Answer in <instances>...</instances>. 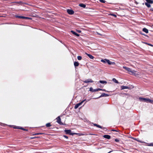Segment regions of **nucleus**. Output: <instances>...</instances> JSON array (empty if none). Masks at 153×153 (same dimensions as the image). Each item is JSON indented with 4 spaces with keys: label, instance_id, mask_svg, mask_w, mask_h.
<instances>
[{
    "label": "nucleus",
    "instance_id": "obj_36",
    "mask_svg": "<svg viewBox=\"0 0 153 153\" xmlns=\"http://www.w3.org/2000/svg\"><path fill=\"white\" fill-rule=\"evenodd\" d=\"M75 126L74 128H71V129H76V128H77V125H76L75 126Z\"/></svg>",
    "mask_w": 153,
    "mask_h": 153
},
{
    "label": "nucleus",
    "instance_id": "obj_16",
    "mask_svg": "<svg viewBox=\"0 0 153 153\" xmlns=\"http://www.w3.org/2000/svg\"><path fill=\"white\" fill-rule=\"evenodd\" d=\"M85 54L87 55L91 59H93L94 58V57L93 56L91 55V54L87 53H85Z\"/></svg>",
    "mask_w": 153,
    "mask_h": 153
},
{
    "label": "nucleus",
    "instance_id": "obj_38",
    "mask_svg": "<svg viewBox=\"0 0 153 153\" xmlns=\"http://www.w3.org/2000/svg\"><path fill=\"white\" fill-rule=\"evenodd\" d=\"M97 33L98 34V35H101V36H103V35H102V34H100V33H99L98 32H97Z\"/></svg>",
    "mask_w": 153,
    "mask_h": 153
},
{
    "label": "nucleus",
    "instance_id": "obj_1",
    "mask_svg": "<svg viewBox=\"0 0 153 153\" xmlns=\"http://www.w3.org/2000/svg\"><path fill=\"white\" fill-rule=\"evenodd\" d=\"M123 68L126 71H127L128 73L131 74H132L137 76L138 74L136 73V72L134 70H132L130 68L128 67L123 66Z\"/></svg>",
    "mask_w": 153,
    "mask_h": 153
},
{
    "label": "nucleus",
    "instance_id": "obj_6",
    "mask_svg": "<svg viewBox=\"0 0 153 153\" xmlns=\"http://www.w3.org/2000/svg\"><path fill=\"white\" fill-rule=\"evenodd\" d=\"M85 100H86L85 99L84 100L81 101L80 102H79V103L77 104H76L74 107L75 109H76L80 105H81L82 104V103L84 102L85 101Z\"/></svg>",
    "mask_w": 153,
    "mask_h": 153
},
{
    "label": "nucleus",
    "instance_id": "obj_34",
    "mask_svg": "<svg viewBox=\"0 0 153 153\" xmlns=\"http://www.w3.org/2000/svg\"><path fill=\"white\" fill-rule=\"evenodd\" d=\"M146 44L148 45H150V46H153V45H152V44H149V43H146Z\"/></svg>",
    "mask_w": 153,
    "mask_h": 153
},
{
    "label": "nucleus",
    "instance_id": "obj_40",
    "mask_svg": "<svg viewBox=\"0 0 153 153\" xmlns=\"http://www.w3.org/2000/svg\"><path fill=\"white\" fill-rule=\"evenodd\" d=\"M102 91H107L105 90V89H102Z\"/></svg>",
    "mask_w": 153,
    "mask_h": 153
},
{
    "label": "nucleus",
    "instance_id": "obj_7",
    "mask_svg": "<svg viewBox=\"0 0 153 153\" xmlns=\"http://www.w3.org/2000/svg\"><path fill=\"white\" fill-rule=\"evenodd\" d=\"M94 126H96L97 127H98L106 131L107 130V129L105 127H103L100 125H94Z\"/></svg>",
    "mask_w": 153,
    "mask_h": 153
},
{
    "label": "nucleus",
    "instance_id": "obj_45",
    "mask_svg": "<svg viewBox=\"0 0 153 153\" xmlns=\"http://www.w3.org/2000/svg\"><path fill=\"white\" fill-rule=\"evenodd\" d=\"M98 98H94V99H97Z\"/></svg>",
    "mask_w": 153,
    "mask_h": 153
},
{
    "label": "nucleus",
    "instance_id": "obj_49",
    "mask_svg": "<svg viewBox=\"0 0 153 153\" xmlns=\"http://www.w3.org/2000/svg\"><path fill=\"white\" fill-rule=\"evenodd\" d=\"M93 124L95 125V124Z\"/></svg>",
    "mask_w": 153,
    "mask_h": 153
},
{
    "label": "nucleus",
    "instance_id": "obj_28",
    "mask_svg": "<svg viewBox=\"0 0 153 153\" xmlns=\"http://www.w3.org/2000/svg\"><path fill=\"white\" fill-rule=\"evenodd\" d=\"M82 57L80 56H77V59L79 60H81L82 59Z\"/></svg>",
    "mask_w": 153,
    "mask_h": 153
},
{
    "label": "nucleus",
    "instance_id": "obj_29",
    "mask_svg": "<svg viewBox=\"0 0 153 153\" xmlns=\"http://www.w3.org/2000/svg\"><path fill=\"white\" fill-rule=\"evenodd\" d=\"M43 134V133H35L34 134V135H40V134Z\"/></svg>",
    "mask_w": 153,
    "mask_h": 153
},
{
    "label": "nucleus",
    "instance_id": "obj_18",
    "mask_svg": "<svg viewBox=\"0 0 153 153\" xmlns=\"http://www.w3.org/2000/svg\"><path fill=\"white\" fill-rule=\"evenodd\" d=\"M56 120H57V122L59 123V124H60V122H61V121H60V120H61V119H60V118L59 117H58L57 118H56Z\"/></svg>",
    "mask_w": 153,
    "mask_h": 153
},
{
    "label": "nucleus",
    "instance_id": "obj_4",
    "mask_svg": "<svg viewBox=\"0 0 153 153\" xmlns=\"http://www.w3.org/2000/svg\"><path fill=\"white\" fill-rule=\"evenodd\" d=\"M146 2L145 3V5L148 7H150L151 6L150 4L153 3V0H146Z\"/></svg>",
    "mask_w": 153,
    "mask_h": 153
},
{
    "label": "nucleus",
    "instance_id": "obj_39",
    "mask_svg": "<svg viewBox=\"0 0 153 153\" xmlns=\"http://www.w3.org/2000/svg\"><path fill=\"white\" fill-rule=\"evenodd\" d=\"M77 32L79 33H80L81 32V31L80 30H77Z\"/></svg>",
    "mask_w": 153,
    "mask_h": 153
},
{
    "label": "nucleus",
    "instance_id": "obj_5",
    "mask_svg": "<svg viewBox=\"0 0 153 153\" xmlns=\"http://www.w3.org/2000/svg\"><path fill=\"white\" fill-rule=\"evenodd\" d=\"M64 131L66 134H68L70 135H73V133L71 132V131L70 129H68V130L65 129L64 130Z\"/></svg>",
    "mask_w": 153,
    "mask_h": 153
},
{
    "label": "nucleus",
    "instance_id": "obj_15",
    "mask_svg": "<svg viewBox=\"0 0 153 153\" xmlns=\"http://www.w3.org/2000/svg\"><path fill=\"white\" fill-rule=\"evenodd\" d=\"M73 135L76 134L78 136H80L84 135V134L80 133H73Z\"/></svg>",
    "mask_w": 153,
    "mask_h": 153
},
{
    "label": "nucleus",
    "instance_id": "obj_48",
    "mask_svg": "<svg viewBox=\"0 0 153 153\" xmlns=\"http://www.w3.org/2000/svg\"><path fill=\"white\" fill-rule=\"evenodd\" d=\"M39 128L40 129V128H39Z\"/></svg>",
    "mask_w": 153,
    "mask_h": 153
},
{
    "label": "nucleus",
    "instance_id": "obj_51",
    "mask_svg": "<svg viewBox=\"0 0 153 153\" xmlns=\"http://www.w3.org/2000/svg\"><path fill=\"white\" fill-rule=\"evenodd\" d=\"M152 26H153V25H152Z\"/></svg>",
    "mask_w": 153,
    "mask_h": 153
},
{
    "label": "nucleus",
    "instance_id": "obj_26",
    "mask_svg": "<svg viewBox=\"0 0 153 153\" xmlns=\"http://www.w3.org/2000/svg\"><path fill=\"white\" fill-rule=\"evenodd\" d=\"M147 146H153V143H149Z\"/></svg>",
    "mask_w": 153,
    "mask_h": 153
},
{
    "label": "nucleus",
    "instance_id": "obj_35",
    "mask_svg": "<svg viewBox=\"0 0 153 153\" xmlns=\"http://www.w3.org/2000/svg\"><path fill=\"white\" fill-rule=\"evenodd\" d=\"M111 131H117V132H118L119 131L118 130H116L115 129H111Z\"/></svg>",
    "mask_w": 153,
    "mask_h": 153
},
{
    "label": "nucleus",
    "instance_id": "obj_12",
    "mask_svg": "<svg viewBox=\"0 0 153 153\" xmlns=\"http://www.w3.org/2000/svg\"><path fill=\"white\" fill-rule=\"evenodd\" d=\"M103 137L106 139H110L111 138V136L108 135H104Z\"/></svg>",
    "mask_w": 153,
    "mask_h": 153
},
{
    "label": "nucleus",
    "instance_id": "obj_50",
    "mask_svg": "<svg viewBox=\"0 0 153 153\" xmlns=\"http://www.w3.org/2000/svg\"><path fill=\"white\" fill-rule=\"evenodd\" d=\"M33 138V137H32V138Z\"/></svg>",
    "mask_w": 153,
    "mask_h": 153
},
{
    "label": "nucleus",
    "instance_id": "obj_33",
    "mask_svg": "<svg viewBox=\"0 0 153 153\" xmlns=\"http://www.w3.org/2000/svg\"><path fill=\"white\" fill-rule=\"evenodd\" d=\"M110 15L113 16H114L115 17H117V16L116 15L113 14H110Z\"/></svg>",
    "mask_w": 153,
    "mask_h": 153
},
{
    "label": "nucleus",
    "instance_id": "obj_25",
    "mask_svg": "<svg viewBox=\"0 0 153 153\" xmlns=\"http://www.w3.org/2000/svg\"><path fill=\"white\" fill-rule=\"evenodd\" d=\"M113 81L116 83H118L119 82L115 78H113L112 79Z\"/></svg>",
    "mask_w": 153,
    "mask_h": 153
},
{
    "label": "nucleus",
    "instance_id": "obj_43",
    "mask_svg": "<svg viewBox=\"0 0 153 153\" xmlns=\"http://www.w3.org/2000/svg\"><path fill=\"white\" fill-rule=\"evenodd\" d=\"M46 124H47V125H48V124H50V123H47Z\"/></svg>",
    "mask_w": 153,
    "mask_h": 153
},
{
    "label": "nucleus",
    "instance_id": "obj_31",
    "mask_svg": "<svg viewBox=\"0 0 153 153\" xmlns=\"http://www.w3.org/2000/svg\"><path fill=\"white\" fill-rule=\"evenodd\" d=\"M100 1L103 3H105V1L104 0H100Z\"/></svg>",
    "mask_w": 153,
    "mask_h": 153
},
{
    "label": "nucleus",
    "instance_id": "obj_46",
    "mask_svg": "<svg viewBox=\"0 0 153 153\" xmlns=\"http://www.w3.org/2000/svg\"><path fill=\"white\" fill-rule=\"evenodd\" d=\"M39 128L40 129V128H39Z\"/></svg>",
    "mask_w": 153,
    "mask_h": 153
},
{
    "label": "nucleus",
    "instance_id": "obj_2",
    "mask_svg": "<svg viewBox=\"0 0 153 153\" xmlns=\"http://www.w3.org/2000/svg\"><path fill=\"white\" fill-rule=\"evenodd\" d=\"M139 101L141 102H146L147 103H153V100H150L148 98H144L140 97L139 98Z\"/></svg>",
    "mask_w": 153,
    "mask_h": 153
},
{
    "label": "nucleus",
    "instance_id": "obj_8",
    "mask_svg": "<svg viewBox=\"0 0 153 153\" xmlns=\"http://www.w3.org/2000/svg\"><path fill=\"white\" fill-rule=\"evenodd\" d=\"M67 12L70 15H72L74 13V11L72 10L68 9L67 10Z\"/></svg>",
    "mask_w": 153,
    "mask_h": 153
},
{
    "label": "nucleus",
    "instance_id": "obj_14",
    "mask_svg": "<svg viewBox=\"0 0 153 153\" xmlns=\"http://www.w3.org/2000/svg\"><path fill=\"white\" fill-rule=\"evenodd\" d=\"M108 96H109V95H108L107 94H105V93H102V94L101 95L100 97H99L98 98H100V97H108Z\"/></svg>",
    "mask_w": 153,
    "mask_h": 153
},
{
    "label": "nucleus",
    "instance_id": "obj_37",
    "mask_svg": "<svg viewBox=\"0 0 153 153\" xmlns=\"http://www.w3.org/2000/svg\"><path fill=\"white\" fill-rule=\"evenodd\" d=\"M97 91L102 90V89H101L99 88H97Z\"/></svg>",
    "mask_w": 153,
    "mask_h": 153
},
{
    "label": "nucleus",
    "instance_id": "obj_3",
    "mask_svg": "<svg viewBox=\"0 0 153 153\" xmlns=\"http://www.w3.org/2000/svg\"><path fill=\"white\" fill-rule=\"evenodd\" d=\"M8 125L10 127L13 128H14L20 129H21V130H24V131H27L28 130L27 129H26L22 127L17 126H15L14 125Z\"/></svg>",
    "mask_w": 153,
    "mask_h": 153
},
{
    "label": "nucleus",
    "instance_id": "obj_21",
    "mask_svg": "<svg viewBox=\"0 0 153 153\" xmlns=\"http://www.w3.org/2000/svg\"><path fill=\"white\" fill-rule=\"evenodd\" d=\"M102 84H106L107 82L106 81L104 80H100L99 81Z\"/></svg>",
    "mask_w": 153,
    "mask_h": 153
},
{
    "label": "nucleus",
    "instance_id": "obj_30",
    "mask_svg": "<svg viewBox=\"0 0 153 153\" xmlns=\"http://www.w3.org/2000/svg\"><path fill=\"white\" fill-rule=\"evenodd\" d=\"M114 140L116 142H119L120 141L119 139L118 138L115 139Z\"/></svg>",
    "mask_w": 153,
    "mask_h": 153
},
{
    "label": "nucleus",
    "instance_id": "obj_10",
    "mask_svg": "<svg viewBox=\"0 0 153 153\" xmlns=\"http://www.w3.org/2000/svg\"><path fill=\"white\" fill-rule=\"evenodd\" d=\"M106 62L108 63L110 65H113L115 64V63L114 62H111L109 61V60L107 59V60H106Z\"/></svg>",
    "mask_w": 153,
    "mask_h": 153
},
{
    "label": "nucleus",
    "instance_id": "obj_17",
    "mask_svg": "<svg viewBox=\"0 0 153 153\" xmlns=\"http://www.w3.org/2000/svg\"><path fill=\"white\" fill-rule=\"evenodd\" d=\"M89 91L92 92H94L97 91V89H93L92 87H91L90 88Z\"/></svg>",
    "mask_w": 153,
    "mask_h": 153
},
{
    "label": "nucleus",
    "instance_id": "obj_19",
    "mask_svg": "<svg viewBox=\"0 0 153 153\" xmlns=\"http://www.w3.org/2000/svg\"><path fill=\"white\" fill-rule=\"evenodd\" d=\"M71 31L73 34L77 36H79V34H78V33H76L73 31L71 30Z\"/></svg>",
    "mask_w": 153,
    "mask_h": 153
},
{
    "label": "nucleus",
    "instance_id": "obj_11",
    "mask_svg": "<svg viewBox=\"0 0 153 153\" xmlns=\"http://www.w3.org/2000/svg\"><path fill=\"white\" fill-rule=\"evenodd\" d=\"M121 90H123L125 89H130V88L128 86H122L121 87Z\"/></svg>",
    "mask_w": 153,
    "mask_h": 153
},
{
    "label": "nucleus",
    "instance_id": "obj_23",
    "mask_svg": "<svg viewBox=\"0 0 153 153\" xmlns=\"http://www.w3.org/2000/svg\"><path fill=\"white\" fill-rule=\"evenodd\" d=\"M74 65L75 66H78L79 65V63L78 62H75L74 63Z\"/></svg>",
    "mask_w": 153,
    "mask_h": 153
},
{
    "label": "nucleus",
    "instance_id": "obj_32",
    "mask_svg": "<svg viewBox=\"0 0 153 153\" xmlns=\"http://www.w3.org/2000/svg\"><path fill=\"white\" fill-rule=\"evenodd\" d=\"M63 137L67 139L68 138V137L66 135H63Z\"/></svg>",
    "mask_w": 153,
    "mask_h": 153
},
{
    "label": "nucleus",
    "instance_id": "obj_41",
    "mask_svg": "<svg viewBox=\"0 0 153 153\" xmlns=\"http://www.w3.org/2000/svg\"><path fill=\"white\" fill-rule=\"evenodd\" d=\"M151 10H152V11H153V9H152V8L151 9Z\"/></svg>",
    "mask_w": 153,
    "mask_h": 153
},
{
    "label": "nucleus",
    "instance_id": "obj_9",
    "mask_svg": "<svg viewBox=\"0 0 153 153\" xmlns=\"http://www.w3.org/2000/svg\"><path fill=\"white\" fill-rule=\"evenodd\" d=\"M93 81L91 79H88L84 81V82L85 83L89 82H93Z\"/></svg>",
    "mask_w": 153,
    "mask_h": 153
},
{
    "label": "nucleus",
    "instance_id": "obj_20",
    "mask_svg": "<svg viewBox=\"0 0 153 153\" xmlns=\"http://www.w3.org/2000/svg\"><path fill=\"white\" fill-rule=\"evenodd\" d=\"M143 31L145 32L146 33H148V29H146V28H143Z\"/></svg>",
    "mask_w": 153,
    "mask_h": 153
},
{
    "label": "nucleus",
    "instance_id": "obj_47",
    "mask_svg": "<svg viewBox=\"0 0 153 153\" xmlns=\"http://www.w3.org/2000/svg\"><path fill=\"white\" fill-rule=\"evenodd\" d=\"M39 128L40 129V128H39Z\"/></svg>",
    "mask_w": 153,
    "mask_h": 153
},
{
    "label": "nucleus",
    "instance_id": "obj_24",
    "mask_svg": "<svg viewBox=\"0 0 153 153\" xmlns=\"http://www.w3.org/2000/svg\"><path fill=\"white\" fill-rule=\"evenodd\" d=\"M52 125H46L47 128L48 129H52L53 128L51 127Z\"/></svg>",
    "mask_w": 153,
    "mask_h": 153
},
{
    "label": "nucleus",
    "instance_id": "obj_44",
    "mask_svg": "<svg viewBox=\"0 0 153 153\" xmlns=\"http://www.w3.org/2000/svg\"><path fill=\"white\" fill-rule=\"evenodd\" d=\"M138 141V142H141V141ZM141 143H143V142H141Z\"/></svg>",
    "mask_w": 153,
    "mask_h": 153
},
{
    "label": "nucleus",
    "instance_id": "obj_22",
    "mask_svg": "<svg viewBox=\"0 0 153 153\" xmlns=\"http://www.w3.org/2000/svg\"><path fill=\"white\" fill-rule=\"evenodd\" d=\"M79 5L82 7H83V8H85L86 7L85 5L83 4H79Z\"/></svg>",
    "mask_w": 153,
    "mask_h": 153
},
{
    "label": "nucleus",
    "instance_id": "obj_13",
    "mask_svg": "<svg viewBox=\"0 0 153 153\" xmlns=\"http://www.w3.org/2000/svg\"><path fill=\"white\" fill-rule=\"evenodd\" d=\"M16 17L17 18H19L23 19H30V18H29L28 17H24L23 16H16Z\"/></svg>",
    "mask_w": 153,
    "mask_h": 153
},
{
    "label": "nucleus",
    "instance_id": "obj_27",
    "mask_svg": "<svg viewBox=\"0 0 153 153\" xmlns=\"http://www.w3.org/2000/svg\"><path fill=\"white\" fill-rule=\"evenodd\" d=\"M107 60V59H102L101 60V61L103 63H105L106 62H106V60Z\"/></svg>",
    "mask_w": 153,
    "mask_h": 153
},
{
    "label": "nucleus",
    "instance_id": "obj_42",
    "mask_svg": "<svg viewBox=\"0 0 153 153\" xmlns=\"http://www.w3.org/2000/svg\"><path fill=\"white\" fill-rule=\"evenodd\" d=\"M111 152H112V151H110L109 152H108V153H111Z\"/></svg>",
    "mask_w": 153,
    "mask_h": 153
}]
</instances>
